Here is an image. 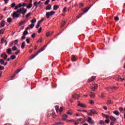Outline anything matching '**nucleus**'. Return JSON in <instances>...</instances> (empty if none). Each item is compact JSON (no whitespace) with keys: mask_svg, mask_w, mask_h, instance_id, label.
Segmentation results:
<instances>
[{"mask_svg":"<svg viewBox=\"0 0 125 125\" xmlns=\"http://www.w3.org/2000/svg\"><path fill=\"white\" fill-rule=\"evenodd\" d=\"M21 15V13H19L18 10L17 11L13 12V13L11 14V16L14 19H17V18L20 17Z\"/></svg>","mask_w":125,"mask_h":125,"instance_id":"obj_1","label":"nucleus"},{"mask_svg":"<svg viewBox=\"0 0 125 125\" xmlns=\"http://www.w3.org/2000/svg\"><path fill=\"white\" fill-rule=\"evenodd\" d=\"M18 11H19V13H21L22 15H25V14H26V12H27V9L24 8H20L18 10Z\"/></svg>","mask_w":125,"mask_h":125,"instance_id":"obj_2","label":"nucleus"},{"mask_svg":"<svg viewBox=\"0 0 125 125\" xmlns=\"http://www.w3.org/2000/svg\"><path fill=\"white\" fill-rule=\"evenodd\" d=\"M55 14V12L54 11H51L50 12H47L46 13V17L47 19L49 18L50 16H52V15H54Z\"/></svg>","mask_w":125,"mask_h":125,"instance_id":"obj_3","label":"nucleus"},{"mask_svg":"<svg viewBox=\"0 0 125 125\" xmlns=\"http://www.w3.org/2000/svg\"><path fill=\"white\" fill-rule=\"evenodd\" d=\"M43 50H44V48H41L35 55H34L30 59H34V58H35V57H36V56H37L39 53H41V52H42V51H43Z\"/></svg>","mask_w":125,"mask_h":125,"instance_id":"obj_4","label":"nucleus"},{"mask_svg":"<svg viewBox=\"0 0 125 125\" xmlns=\"http://www.w3.org/2000/svg\"><path fill=\"white\" fill-rule=\"evenodd\" d=\"M105 89L106 90H107V91H111L112 90H115V89H117V88L115 86H113V87H107L105 88Z\"/></svg>","mask_w":125,"mask_h":125,"instance_id":"obj_5","label":"nucleus"},{"mask_svg":"<svg viewBox=\"0 0 125 125\" xmlns=\"http://www.w3.org/2000/svg\"><path fill=\"white\" fill-rule=\"evenodd\" d=\"M77 105L78 107H81L82 108H85L86 107V105H85V104H81L80 102H79Z\"/></svg>","mask_w":125,"mask_h":125,"instance_id":"obj_6","label":"nucleus"},{"mask_svg":"<svg viewBox=\"0 0 125 125\" xmlns=\"http://www.w3.org/2000/svg\"><path fill=\"white\" fill-rule=\"evenodd\" d=\"M89 124H90L91 125H92L93 124H94V122H93V120L91 118V117H88V120L87 121Z\"/></svg>","mask_w":125,"mask_h":125,"instance_id":"obj_7","label":"nucleus"},{"mask_svg":"<svg viewBox=\"0 0 125 125\" xmlns=\"http://www.w3.org/2000/svg\"><path fill=\"white\" fill-rule=\"evenodd\" d=\"M98 88V85L97 84H94V87H91V89L92 91H94L96 89H97Z\"/></svg>","mask_w":125,"mask_h":125,"instance_id":"obj_8","label":"nucleus"},{"mask_svg":"<svg viewBox=\"0 0 125 125\" xmlns=\"http://www.w3.org/2000/svg\"><path fill=\"white\" fill-rule=\"evenodd\" d=\"M109 119L111 122H117V118L113 116H109Z\"/></svg>","mask_w":125,"mask_h":125,"instance_id":"obj_9","label":"nucleus"},{"mask_svg":"<svg viewBox=\"0 0 125 125\" xmlns=\"http://www.w3.org/2000/svg\"><path fill=\"white\" fill-rule=\"evenodd\" d=\"M0 28H2L5 26V21H2L0 23Z\"/></svg>","mask_w":125,"mask_h":125,"instance_id":"obj_10","label":"nucleus"},{"mask_svg":"<svg viewBox=\"0 0 125 125\" xmlns=\"http://www.w3.org/2000/svg\"><path fill=\"white\" fill-rule=\"evenodd\" d=\"M52 34H53V32H52V31H49V32H47L46 33V36L47 37H50V36H52Z\"/></svg>","mask_w":125,"mask_h":125,"instance_id":"obj_11","label":"nucleus"},{"mask_svg":"<svg viewBox=\"0 0 125 125\" xmlns=\"http://www.w3.org/2000/svg\"><path fill=\"white\" fill-rule=\"evenodd\" d=\"M79 97H80V96H79V95L78 94H74L72 96V98L75 99V100L76 99H78Z\"/></svg>","mask_w":125,"mask_h":125,"instance_id":"obj_12","label":"nucleus"},{"mask_svg":"<svg viewBox=\"0 0 125 125\" xmlns=\"http://www.w3.org/2000/svg\"><path fill=\"white\" fill-rule=\"evenodd\" d=\"M28 30H29V27L26 28L25 30L24 31L23 33V36H26V35H28Z\"/></svg>","mask_w":125,"mask_h":125,"instance_id":"obj_13","label":"nucleus"},{"mask_svg":"<svg viewBox=\"0 0 125 125\" xmlns=\"http://www.w3.org/2000/svg\"><path fill=\"white\" fill-rule=\"evenodd\" d=\"M6 52L7 54H9V55H10L11 54L12 50L11 49L8 48L6 50Z\"/></svg>","mask_w":125,"mask_h":125,"instance_id":"obj_14","label":"nucleus"},{"mask_svg":"<svg viewBox=\"0 0 125 125\" xmlns=\"http://www.w3.org/2000/svg\"><path fill=\"white\" fill-rule=\"evenodd\" d=\"M67 118H68V116H67V115L64 114V115H62V119L63 121H65V120H67Z\"/></svg>","mask_w":125,"mask_h":125,"instance_id":"obj_15","label":"nucleus"},{"mask_svg":"<svg viewBox=\"0 0 125 125\" xmlns=\"http://www.w3.org/2000/svg\"><path fill=\"white\" fill-rule=\"evenodd\" d=\"M95 79H96V77L95 76H92L91 79L89 80V83H91L92 82H93V81H94Z\"/></svg>","mask_w":125,"mask_h":125,"instance_id":"obj_16","label":"nucleus"},{"mask_svg":"<svg viewBox=\"0 0 125 125\" xmlns=\"http://www.w3.org/2000/svg\"><path fill=\"white\" fill-rule=\"evenodd\" d=\"M64 125V123H62L61 122H56L53 125Z\"/></svg>","mask_w":125,"mask_h":125,"instance_id":"obj_17","label":"nucleus"},{"mask_svg":"<svg viewBox=\"0 0 125 125\" xmlns=\"http://www.w3.org/2000/svg\"><path fill=\"white\" fill-rule=\"evenodd\" d=\"M90 97L91 98H94V97H95V95L93 94V93L90 92Z\"/></svg>","mask_w":125,"mask_h":125,"instance_id":"obj_18","label":"nucleus"},{"mask_svg":"<svg viewBox=\"0 0 125 125\" xmlns=\"http://www.w3.org/2000/svg\"><path fill=\"white\" fill-rule=\"evenodd\" d=\"M58 8H59V5H54V6H53L54 10H57V9H58Z\"/></svg>","mask_w":125,"mask_h":125,"instance_id":"obj_19","label":"nucleus"},{"mask_svg":"<svg viewBox=\"0 0 125 125\" xmlns=\"http://www.w3.org/2000/svg\"><path fill=\"white\" fill-rule=\"evenodd\" d=\"M113 114H114V115H116V116H119V115H120V112H119V111L118 110H115L113 111Z\"/></svg>","mask_w":125,"mask_h":125,"instance_id":"obj_20","label":"nucleus"},{"mask_svg":"<svg viewBox=\"0 0 125 125\" xmlns=\"http://www.w3.org/2000/svg\"><path fill=\"white\" fill-rule=\"evenodd\" d=\"M51 9V5L49 4L48 6L46 7V10H50Z\"/></svg>","mask_w":125,"mask_h":125,"instance_id":"obj_21","label":"nucleus"},{"mask_svg":"<svg viewBox=\"0 0 125 125\" xmlns=\"http://www.w3.org/2000/svg\"><path fill=\"white\" fill-rule=\"evenodd\" d=\"M57 113H59V106L56 105L55 106Z\"/></svg>","mask_w":125,"mask_h":125,"instance_id":"obj_22","label":"nucleus"},{"mask_svg":"<svg viewBox=\"0 0 125 125\" xmlns=\"http://www.w3.org/2000/svg\"><path fill=\"white\" fill-rule=\"evenodd\" d=\"M7 22H8V23H11V22H12V19H11V18H8L7 19Z\"/></svg>","mask_w":125,"mask_h":125,"instance_id":"obj_23","label":"nucleus"},{"mask_svg":"<svg viewBox=\"0 0 125 125\" xmlns=\"http://www.w3.org/2000/svg\"><path fill=\"white\" fill-rule=\"evenodd\" d=\"M66 114H67L68 115H72L73 114V111L70 110H68Z\"/></svg>","mask_w":125,"mask_h":125,"instance_id":"obj_24","label":"nucleus"},{"mask_svg":"<svg viewBox=\"0 0 125 125\" xmlns=\"http://www.w3.org/2000/svg\"><path fill=\"white\" fill-rule=\"evenodd\" d=\"M30 22L31 23H36V22H37V19H36V18H34L33 19L31 20Z\"/></svg>","mask_w":125,"mask_h":125,"instance_id":"obj_25","label":"nucleus"},{"mask_svg":"<svg viewBox=\"0 0 125 125\" xmlns=\"http://www.w3.org/2000/svg\"><path fill=\"white\" fill-rule=\"evenodd\" d=\"M39 3L37 1H35L33 3L34 6H36V7H38V5H39Z\"/></svg>","mask_w":125,"mask_h":125,"instance_id":"obj_26","label":"nucleus"},{"mask_svg":"<svg viewBox=\"0 0 125 125\" xmlns=\"http://www.w3.org/2000/svg\"><path fill=\"white\" fill-rule=\"evenodd\" d=\"M4 31H5L4 29H1L0 30V35H3L4 33Z\"/></svg>","mask_w":125,"mask_h":125,"instance_id":"obj_27","label":"nucleus"},{"mask_svg":"<svg viewBox=\"0 0 125 125\" xmlns=\"http://www.w3.org/2000/svg\"><path fill=\"white\" fill-rule=\"evenodd\" d=\"M25 45H26L25 44V42H23L21 44V48H22V49H23V48L25 47Z\"/></svg>","mask_w":125,"mask_h":125,"instance_id":"obj_28","label":"nucleus"},{"mask_svg":"<svg viewBox=\"0 0 125 125\" xmlns=\"http://www.w3.org/2000/svg\"><path fill=\"white\" fill-rule=\"evenodd\" d=\"M16 5V3H12L11 4V7L12 8H14V7H15V6Z\"/></svg>","mask_w":125,"mask_h":125,"instance_id":"obj_29","label":"nucleus"},{"mask_svg":"<svg viewBox=\"0 0 125 125\" xmlns=\"http://www.w3.org/2000/svg\"><path fill=\"white\" fill-rule=\"evenodd\" d=\"M26 21H21V22H20L19 25H20V26H21V25H24L25 24V22Z\"/></svg>","mask_w":125,"mask_h":125,"instance_id":"obj_30","label":"nucleus"},{"mask_svg":"<svg viewBox=\"0 0 125 125\" xmlns=\"http://www.w3.org/2000/svg\"><path fill=\"white\" fill-rule=\"evenodd\" d=\"M88 9H84L83 12L82 14V15H83V14H84L85 13H86V12H87L88 11Z\"/></svg>","mask_w":125,"mask_h":125,"instance_id":"obj_31","label":"nucleus"},{"mask_svg":"<svg viewBox=\"0 0 125 125\" xmlns=\"http://www.w3.org/2000/svg\"><path fill=\"white\" fill-rule=\"evenodd\" d=\"M0 64H1V65H4V61H3V60H2V59H0Z\"/></svg>","mask_w":125,"mask_h":125,"instance_id":"obj_32","label":"nucleus"},{"mask_svg":"<svg viewBox=\"0 0 125 125\" xmlns=\"http://www.w3.org/2000/svg\"><path fill=\"white\" fill-rule=\"evenodd\" d=\"M15 58H16V56L14 55H13L11 56V59H12V60H14Z\"/></svg>","mask_w":125,"mask_h":125,"instance_id":"obj_33","label":"nucleus"},{"mask_svg":"<svg viewBox=\"0 0 125 125\" xmlns=\"http://www.w3.org/2000/svg\"><path fill=\"white\" fill-rule=\"evenodd\" d=\"M33 4L32 3L29 4L27 6V8H28V9H30V8H31V7H32Z\"/></svg>","mask_w":125,"mask_h":125,"instance_id":"obj_34","label":"nucleus"},{"mask_svg":"<svg viewBox=\"0 0 125 125\" xmlns=\"http://www.w3.org/2000/svg\"><path fill=\"white\" fill-rule=\"evenodd\" d=\"M99 125H104V121L102 120L99 123Z\"/></svg>","mask_w":125,"mask_h":125,"instance_id":"obj_35","label":"nucleus"},{"mask_svg":"<svg viewBox=\"0 0 125 125\" xmlns=\"http://www.w3.org/2000/svg\"><path fill=\"white\" fill-rule=\"evenodd\" d=\"M90 111L91 112L92 114H97L96 111L94 110V109H92L90 110Z\"/></svg>","mask_w":125,"mask_h":125,"instance_id":"obj_36","label":"nucleus"},{"mask_svg":"<svg viewBox=\"0 0 125 125\" xmlns=\"http://www.w3.org/2000/svg\"><path fill=\"white\" fill-rule=\"evenodd\" d=\"M105 124H108L110 123V120L109 119H106L104 121Z\"/></svg>","mask_w":125,"mask_h":125,"instance_id":"obj_37","label":"nucleus"},{"mask_svg":"<svg viewBox=\"0 0 125 125\" xmlns=\"http://www.w3.org/2000/svg\"><path fill=\"white\" fill-rule=\"evenodd\" d=\"M18 43V40H15L14 45H17Z\"/></svg>","mask_w":125,"mask_h":125,"instance_id":"obj_38","label":"nucleus"},{"mask_svg":"<svg viewBox=\"0 0 125 125\" xmlns=\"http://www.w3.org/2000/svg\"><path fill=\"white\" fill-rule=\"evenodd\" d=\"M4 60H6V58H7V57H8V55H7V54H5H5H4Z\"/></svg>","mask_w":125,"mask_h":125,"instance_id":"obj_39","label":"nucleus"},{"mask_svg":"<svg viewBox=\"0 0 125 125\" xmlns=\"http://www.w3.org/2000/svg\"><path fill=\"white\" fill-rule=\"evenodd\" d=\"M4 42H5V40H4V38H2L0 42L1 44H2V43H3Z\"/></svg>","mask_w":125,"mask_h":125,"instance_id":"obj_40","label":"nucleus"},{"mask_svg":"<svg viewBox=\"0 0 125 125\" xmlns=\"http://www.w3.org/2000/svg\"><path fill=\"white\" fill-rule=\"evenodd\" d=\"M65 24H66V21L64 20L62 21V27H63L64 25H65Z\"/></svg>","mask_w":125,"mask_h":125,"instance_id":"obj_41","label":"nucleus"},{"mask_svg":"<svg viewBox=\"0 0 125 125\" xmlns=\"http://www.w3.org/2000/svg\"><path fill=\"white\" fill-rule=\"evenodd\" d=\"M118 81H120V80H121V81H125V78H122L121 77L118 76Z\"/></svg>","mask_w":125,"mask_h":125,"instance_id":"obj_42","label":"nucleus"},{"mask_svg":"<svg viewBox=\"0 0 125 125\" xmlns=\"http://www.w3.org/2000/svg\"><path fill=\"white\" fill-rule=\"evenodd\" d=\"M63 110V107H61L59 109V113H61Z\"/></svg>","mask_w":125,"mask_h":125,"instance_id":"obj_43","label":"nucleus"},{"mask_svg":"<svg viewBox=\"0 0 125 125\" xmlns=\"http://www.w3.org/2000/svg\"><path fill=\"white\" fill-rule=\"evenodd\" d=\"M19 8V6L18 5L15 6V8L14 10H17Z\"/></svg>","mask_w":125,"mask_h":125,"instance_id":"obj_44","label":"nucleus"},{"mask_svg":"<svg viewBox=\"0 0 125 125\" xmlns=\"http://www.w3.org/2000/svg\"><path fill=\"white\" fill-rule=\"evenodd\" d=\"M43 20H44V18H42L40 21H39L38 22L41 24Z\"/></svg>","mask_w":125,"mask_h":125,"instance_id":"obj_45","label":"nucleus"},{"mask_svg":"<svg viewBox=\"0 0 125 125\" xmlns=\"http://www.w3.org/2000/svg\"><path fill=\"white\" fill-rule=\"evenodd\" d=\"M30 28H31V29H32V28H34V27H35V24H31L29 25Z\"/></svg>","mask_w":125,"mask_h":125,"instance_id":"obj_46","label":"nucleus"},{"mask_svg":"<svg viewBox=\"0 0 125 125\" xmlns=\"http://www.w3.org/2000/svg\"><path fill=\"white\" fill-rule=\"evenodd\" d=\"M107 104H113V102L112 101H107Z\"/></svg>","mask_w":125,"mask_h":125,"instance_id":"obj_47","label":"nucleus"},{"mask_svg":"<svg viewBox=\"0 0 125 125\" xmlns=\"http://www.w3.org/2000/svg\"><path fill=\"white\" fill-rule=\"evenodd\" d=\"M50 1V0H47L45 2V3H44V4L45 5H46V4H47L48 3H49V2Z\"/></svg>","mask_w":125,"mask_h":125,"instance_id":"obj_48","label":"nucleus"},{"mask_svg":"<svg viewBox=\"0 0 125 125\" xmlns=\"http://www.w3.org/2000/svg\"><path fill=\"white\" fill-rule=\"evenodd\" d=\"M12 49V50H14V51L17 50V47H16V46H13Z\"/></svg>","mask_w":125,"mask_h":125,"instance_id":"obj_49","label":"nucleus"},{"mask_svg":"<svg viewBox=\"0 0 125 125\" xmlns=\"http://www.w3.org/2000/svg\"><path fill=\"white\" fill-rule=\"evenodd\" d=\"M89 103L91 105H93V104H94V101H93V100H91V101H90Z\"/></svg>","mask_w":125,"mask_h":125,"instance_id":"obj_50","label":"nucleus"},{"mask_svg":"<svg viewBox=\"0 0 125 125\" xmlns=\"http://www.w3.org/2000/svg\"><path fill=\"white\" fill-rule=\"evenodd\" d=\"M20 53V50H17V52L15 53L16 55H17V54H19Z\"/></svg>","mask_w":125,"mask_h":125,"instance_id":"obj_51","label":"nucleus"},{"mask_svg":"<svg viewBox=\"0 0 125 125\" xmlns=\"http://www.w3.org/2000/svg\"><path fill=\"white\" fill-rule=\"evenodd\" d=\"M103 109H104L105 111H107V110L108 109V108H107V106H104Z\"/></svg>","mask_w":125,"mask_h":125,"instance_id":"obj_52","label":"nucleus"},{"mask_svg":"<svg viewBox=\"0 0 125 125\" xmlns=\"http://www.w3.org/2000/svg\"><path fill=\"white\" fill-rule=\"evenodd\" d=\"M30 15H31V13H28L26 15V18H28L29 17V16H30Z\"/></svg>","mask_w":125,"mask_h":125,"instance_id":"obj_53","label":"nucleus"},{"mask_svg":"<svg viewBox=\"0 0 125 125\" xmlns=\"http://www.w3.org/2000/svg\"><path fill=\"white\" fill-rule=\"evenodd\" d=\"M35 37H36V33H33L31 35V38H35Z\"/></svg>","mask_w":125,"mask_h":125,"instance_id":"obj_54","label":"nucleus"},{"mask_svg":"<svg viewBox=\"0 0 125 125\" xmlns=\"http://www.w3.org/2000/svg\"><path fill=\"white\" fill-rule=\"evenodd\" d=\"M2 70H4V67L0 65V71Z\"/></svg>","mask_w":125,"mask_h":125,"instance_id":"obj_55","label":"nucleus"},{"mask_svg":"<svg viewBox=\"0 0 125 125\" xmlns=\"http://www.w3.org/2000/svg\"><path fill=\"white\" fill-rule=\"evenodd\" d=\"M42 38H40L37 42H42Z\"/></svg>","mask_w":125,"mask_h":125,"instance_id":"obj_56","label":"nucleus"},{"mask_svg":"<svg viewBox=\"0 0 125 125\" xmlns=\"http://www.w3.org/2000/svg\"><path fill=\"white\" fill-rule=\"evenodd\" d=\"M52 114L53 118H55V117H56V116L55 115V112H53Z\"/></svg>","mask_w":125,"mask_h":125,"instance_id":"obj_57","label":"nucleus"},{"mask_svg":"<svg viewBox=\"0 0 125 125\" xmlns=\"http://www.w3.org/2000/svg\"><path fill=\"white\" fill-rule=\"evenodd\" d=\"M41 23H39V22H38L37 25H36V28H40V24Z\"/></svg>","mask_w":125,"mask_h":125,"instance_id":"obj_58","label":"nucleus"},{"mask_svg":"<svg viewBox=\"0 0 125 125\" xmlns=\"http://www.w3.org/2000/svg\"><path fill=\"white\" fill-rule=\"evenodd\" d=\"M38 33H42V28L41 27H40L39 29V30H38Z\"/></svg>","mask_w":125,"mask_h":125,"instance_id":"obj_59","label":"nucleus"},{"mask_svg":"<svg viewBox=\"0 0 125 125\" xmlns=\"http://www.w3.org/2000/svg\"><path fill=\"white\" fill-rule=\"evenodd\" d=\"M26 41L27 43H30V39H27Z\"/></svg>","mask_w":125,"mask_h":125,"instance_id":"obj_60","label":"nucleus"},{"mask_svg":"<svg viewBox=\"0 0 125 125\" xmlns=\"http://www.w3.org/2000/svg\"><path fill=\"white\" fill-rule=\"evenodd\" d=\"M26 37L25 36V35H22V36L21 37V40H25Z\"/></svg>","mask_w":125,"mask_h":125,"instance_id":"obj_61","label":"nucleus"},{"mask_svg":"<svg viewBox=\"0 0 125 125\" xmlns=\"http://www.w3.org/2000/svg\"><path fill=\"white\" fill-rule=\"evenodd\" d=\"M115 20H116V21H119V17H115Z\"/></svg>","mask_w":125,"mask_h":125,"instance_id":"obj_62","label":"nucleus"},{"mask_svg":"<svg viewBox=\"0 0 125 125\" xmlns=\"http://www.w3.org/2000/svg\"><path fill=\"white\" fill-rule=\"evenodd\" d=\"M105 118L106 119H108V118H110V116L108 115H105Z\"/></svg>","mask_w":125,"mask_h":125,"instance_id":"obj_63","label":"nucleus"},{"mask_svg":"<svg viewBox=\"0 0 125 125\" xmlns=\"http://www.w3.org/2000/svg\"><path fill=\"white\" fill-rule=\"evenodd\" d=\"M4 1L5 3H7V2H8V0H4Z\"/></svg>","mask_w":125,"mask_h":125,"instance_id":"obj_64","label":"nucleus"}]
</instances>
